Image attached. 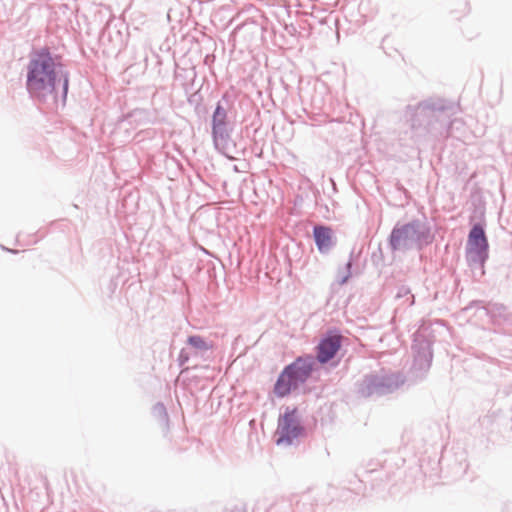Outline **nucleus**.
<instances>
[{"label":"nucleus","instance_id":"f257e3e1","mask_svg":"<svg viewBox=\"0 0 512 512\" xmlns=\"http://www.w3.org/2000/svg\"><path fill=\"white\" fill-rule=\"evenodd\" d=\"M62 83L63 96L67 95L68 78L57 71V64L49 51L35 53L28 65L27 89L37 97H46L56 91V84Z\"/></svg>","mask_w":512,"mask_h":512},{"label":"nucleus","instance_id":"f03ea898","mask_svg":"<svg viewBox=\"0 0 512 512\" xmlns=\"http://www.w3.org/2000/svg\"><path fill=\"white\" fill-rule=\"evenodd\" d=\"M302 431L295 410L287 411L280 419L277 428V444L291 443L293 439L297 438Z\"/></svg>","mask_w":512,"mask_h":512},{"label":"nucleus","instance_id":"7ed1b4c3","mask_svg":"<svg viewBox=\"0 0 512 512\" xmlns=\"http://www.w3.org/2000/svg\"><path fill=\"white\" fill-rule=\"evenodd\" d=\"M487 249L488 242L484 229L480 225H475L468 236L467 251L483 261L487 256Z\"/></svg>","mask_w":512,"mask_h":512},{"label":"nucleus","instance_id":"20e7f679","mask_svg":"<svg viewBox=\"0 0 512 512\" xmlns=\"http://www.w3.org/2000/svg\"><path fill=\"white\" fill-rule=\"evenodd\" d=\"M341 347L340 335H328L323 338L317 347V359L321 363H326L332 359Z\"/></svg>","mask_w":512,"mask_h":512},{"label":"nucleus","instance_id":"39448f33","mask_svg":"<svg viewBox=\"0 0 512 512\" xmlns=\"http://www.w3.org/2000/svg\"><path fill=\"white\" fill-rule=\"evenodd\" d=\"M416 229L413 225L407 224L392 231L390 243L394 250L407 247L416 236Z\"/></svg>","mask_w":512,"mask_h":512},{"label":"nucleus","instance_id":"423d86ee","mask_svg":"<svg viewBox=\"0 0 512 512\" xmlns=\"http://www.w3.org/2000/svg\"><path fill=\"white\" fill-rule=\"evenodd\" d=\"M212 134L216 144L228 137L227 113L221 105H217L212 116Z\"/></svg>","mask_w":512,"mask_h":512},{"label":"nucleus","instance_id":"0eeeda50","mask_svg":"<svg viewBox=\"0 0 512 512\" xmlns=\"http://www.w3.org/2000/svg\"><path fill=\"white\" fill-rule=\"evenodd\" d=\"M317 248L321 252L328 251L332 246V230L326 226H315L313 230Z\"/></svg>","mask_w":512,"mask_h":512},{"label":"nucleus","instance_id":"6e6552de","mask_svg":"<svg viewBox=\"0 0 512 512\" xmlns=\"http://www.w3.org/2000/svg\"><path fill=\"white\" fill-rule=\"evenodd\" d=\"M297 383L292 378L288 370L285 368L284 371L280 374L275 387L274 392L279 397H284L290 393L293 388L297 387Z\"/></svg>","mask_w":512,"mask_h":512},{"label":"nucleus","instance_id":"1a4fd4ad","mask_svg":"<svg viewBox=\"0 0 512 512\" xmlns=\"http://www.w3.org/2000/svg\"><path fill=\"white\" fill-rule=\"evenodd\" d=\"M286 369L297 384L304 382L311 372L310 365L300 359L286 367Z\"/></svg>","mask_w":512,"mask_h":512},{"label":"nucleus","instance_id":"9d476101","mask_svg":"<svg viewBox=\"0 0 512 512\" xmlns=\"http://www.w3.org/2000/svg\"><path fill=\"white\" fill-rule=\"evenodd\" d=\"M286 369L297 384L304 382L311 372L310 365L300 359L286 367Z\"/></svg>","mask_w":512,"mask_h":512},{"label":"nucleus","instance_id":"9b49d317","mask_svg":"<svg viewBox=\"0 0 512 512\" xmlns=\"http://www.w3.org/2000/svg\"><path fill=\"white\" fill-rule=\"evenodd\" d=\"M188 343L198 350H207L210 347L204 341V339L200 336H191L188 338Z\"/></svg>","mask_w":512,"mask_h":512}]
</instances>
